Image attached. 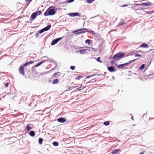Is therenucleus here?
<instances>
[{
	"label": "nucleus",
	"instance_id": "1",
	"mask_svg": "<svg viewBox=\"0 0 154 154\" xmlns=\"http://www.w3.org/2000/svg\"><path fill=\"white\" fill-rule=\"evenodd\" d=\"M125 53L122 52H119L115 54L112 57V60L111 61V63L114 64L115 62L120 60L125 57Z\"/></svg>",
	"mask_w": 154,
	"mask_h": 154
},
{
	"label": "nucleus",
	"instance_id": "2",
	"mask_svg": "<svg viewBox=\"0 0 154 154\" xmlns=\"http://www.w3.org/2000/svg\"><path fill=\"white\" fill-rule=\"evenodd\" d=\"M52 7H50L44 13V15L45 16H47L48 15H52L55 13V10L54 9H51Z\"/></svg>",
	"mask_w": 154,
	"mask_h": 154
},
{
	"label": "nucleus",
	"instance_id": "3",
	"mask_svg": "<svg viewBox=\"0 0 154 154\" xmlns=\"http://www.w3.org/2000/svg\"><path fill=\"white\" fill-rule=\"evenodd\" d=\"M137 59H135L132 60H131L129 61L128 63H126L123 64H121L118 66V67L119 69H121L123 68L125 66H128L131 63L133 62L135 60H137Z\"/></svg>",
	"mask_w": 154,
	"mask_h": 154
},
{
	"label": "nucleus",
	"instance_id": "4",
	"mask_svg": "<svg viewBox=\"0 0 154 154\" xmlns=\"http://www.w3.org/2000/svg\"><path fill=\"white\" fill-rule=\"evenodd\" d=\"M86 30V31H83L80 32H78L76 33V35H79V34H80L82 33H84V32H89L88 29H86L85 28H84V29H78V30L73 31L72 32L75 33V32H78V31H82V30Z\"/></svg>",
	"mask_w": 154,
	"mask_h": 154
},
{
	"label": "nucleus",
	"instance_id": "5",
	"mask_svg": "<svg viewBox=\"0 0 154 154\" xmlns=\"http://www.w3.org/2000/svg\"><path fill=\"white\" fill-rule=\"evenodd\" d=\"M61 38H58L53 40L51 43V45H53L56 44L58 41L61 39Z\"/></svg>",
	"mask_w": 154,
	"mask_h": 154
},
{
	"label": "nucleus",
	"instance_id": "6",
	"mask_svg": "<svg viewBox=\"0 0 154 154\" xmlns=\"http://www.w3.org/2000/svg\"><path fill=\"white\" fill-rule=\"evenodd\" d=\"M23 66H20V68L19 69V71L20 73L22 75H24L25 74L24 70L23 68Z\"/></svg>",
	"mask_w": 154,
	"mask_h": 154
},
{
	"label": "nucleus",
	"instance_id": "7",
	"mask_svg": "<svg viewBox=\"0 0 154 154\" xmlns=\"http://www.w3.org/2000/svg\"><path fill=\"white\" fill-rule=\"evenodd\" d=\"M60 72H59L55 73L53 76L51 77V79H53L60 77Z\"/></svg>",
	"mask_w": 154,
	"mask_h": 154
},
{
	"label": "nucleus",
	"instance_id": "8",
	"mask_svg": "<svg viewBox=\"0 0 154 154\" xmlns=\"http://www.w3.org/2000/svg\"><path fill=\"white\" fill-rule=\"evenodd\" d=\"M121 151L120 149H115L112 151L111 153L112 154H119V152Z\"/></svg>",
	"mask_w": 154,
	"mask_h": 154
},
{
	"label": "nucleus",
	"instance_id": "9",
	"mask_svg": "<svg viewBox=\"0 0 154 154\" xmlns=\"http://www.w3.org/2000/svg\"><path fill=\"white\" fill-rule=\"evenodd\" d=\"M68 15L71 17H75L76 16H80V15L78 13H69Z\"/></svg>",
	"mask_w": 154,
	"mask_h": 154
},
{
	"label": "nucleus",
	"instance_id": "10",
	"mask_svg": "<svg viewBox=\"0 0 154 154\" xmlns=\"http://www.w3.org/2000/svg\"><path fill=\"white\" fill-rule=\"evenodd\" d=\"M33 128L32 127V124H29L27 125L26 127V130L27 131H29Z\"/></svg>",
	"mask_w": 154,
	"mask_h": 154
},
{
	"label": "nucleus",
	"instance_id": "11",
	"mask_svg": "<svg viewBox=\"0 0 154 154\" xmlns=\"http://www.w3.org/2000/svg\"><path fill=\"white\" fill-rule=\"evenodd\" d=\"M37 15V14L36 12L33 13L30 17L31 20L34 19Z\"/></svg>",
	"mask_w": 154,
	"mask_h": 154
},
{
	"label": "nucleus",
	"instance_id": "12",
	"mask_svg": "<svg viewBox=\"0 0 154 154\" xmlns=\"http://www.w3.org/2000/svg\"><path fill=\"white\" fill-rule=\"evenodd\" d=\"M57 120L59 122L62 123L65 122L66 121V119L63 118H59Z\"/></svg>",
	"mask_w": 154,
	"mask_h": 154
},
{
	"label": "nucleus",
	"instance_id": "13",
	"mask_svg": "<svg viewBox=\"0 0 154 154\" xmlns=\"http://www.w3.org/2000/svg\"><path fill=\"white\" fill-rule=\"evenodd\" d=\"M108 69L110 72H114L115 70V68L113 66H108Z\"/></svg>",
	"mask_w": 154,
	"mask_h": 154
},
{
	"label": "nucleus",
	"instance_id": "14",
	"mask_svg": "<svg viewBox=\"0 0 154 154\" xmlns=\"http://www.w3.org/2000/svg\"><path fill=\"white\" fill-rule=\"evenodd\" d=\"M51 26V25H48L46 27L43 28L44 31H46L50 29Z\"/></svg>",
	"mask_w": 154,
	"mask_h": 154
},
{
	"label": "nucleus",
	"instance_id": "15",
	"mask_svg": "<svg viewBox=\"0 0 154 154\" xmlns=\"http://www.w3.org/2000/svg\"><path fill=\"white\" fill-rule=\"evenodd\" d=\"M34 62V61H32V60L30 61L29 62H28L26 63H25L24 64H23V66H27V65H29V64H32Z\"/></svg>",
	"mask_w": 154,
	"mask_h": 154
},
{
	"label": "nucleus",
	"instance_id": "16",
	"mask_svg": "<svg viewBox=\"0 0 154 154\" xmlns=\"http://www.w3.org/2000/svg\"><path fill=\"white\" fill-rule=\"evenodd\" d=\"M86 49H83L82 50H80L78 51V52L81 54H84L86 53Z\"/></svg>",
	"mask_w": 154,
	"mask_h": 154
},
{
	"label": "nucleus",
	"instance_id": "17",
	"mask_svg": "<svg viewBox=\"0 0 154 154\" xmlns=\"http://www.w3.org/2000/svg\"><path fill=\"white\" fill-rule=\"evenodd\" d=\"M45 61V60H43V61H41V62H39L38 63L36 64L34 66L35 67H37L38 66H39L40 65L42 64L43 62H44Z\"/></svg>",
	"mask_w": 154,
	"mask_h": 154
},
{
	"label": "nucleus",
	"instance_id": "18",
	"mask_svg": "<svg viewBox=\"0 0 154 154\" xmlns=\"http://www.w3.org/2000/svg\"><path fill=\"white\" fill-rule=\"evenodd\" d=\"M140 5L146 6H149L151 4L150 3H142Z\"/></svg>",
	"mask_w": 154,
	"mask_h": 154
},
{
	"label": "nucleus",
	"instance_id": "19",
	"mask_svg": "<svg viewBox=\"0 0 154 154\" xmlns=\"http://www.w3.org/2000/svg\"><path fill=\"white\" fill-rule=\"evenodd\" d=\"M148 47L149 46L147 45V44L145 43H143L141 45H140V47L144 48H148Z\"/></svg>",
	"mask_w": 154,
	"mask_h": 154
},
{
	"label": "nucleus",
	"instance_id": "20",
	"mask_svg": "<svg viewBox=\"0 0 154 154\" xmlns=\"http://www.w3.org/2000/svg\"><path fill=\"white\" fill-rule=\"evenodd\" d=\"M35 132L33 131H31L29 132V134L32 137H34L35 135Z\"/></svg>",
	"mask_w": 154,
	"mask_h": 154
},
{
	"label": "nucleus",
	"instance_id": "21",
	"mask_svg": "<svg viewBox=\"0 0 154 154\" xmlns=\"http://www.w3.org/2000/svg\"><path fill=\"white\" fill-rule=\"evenodd\" d=\"M58 82L59 81L58 79H55L53 81L52 84L54 85L57 84L58 83Z\"/></svg>",
	"mask_w": 154,
	"mask_h": 154
},
{
	"label": "nucleus",
	"instance_id": "22",
	"mask_svg": "<svg viewBox=\"0 0 154 154\" xmlns=\"http://www.w3.org/2000/svg\"><path fill=\"white\" fill-rule=\"evenodd\" d=\"M43 141V139L42 138H39V139H38L39 143L40 144H42V143Z\"/></svg>",
	"mask_w": 154,
	"mask_h": 154
},
{
	"label": "nucleus",
	"instance_id": "23",
	"mask_svg": "<svg viewBox=\"0 0 154 154\" xmlns=\"http://www.w3.org/2000/svg\"><path fill=\"white\" fill-rule=\"evenodd\" d=\"M145 64H142L140 67V68H139V69L140 70H142L144 68V67H145Z\"/></svg>",
	"mask_w": 154,
	"mask_h": 154
},
{
	"label": "nucleus",
	"instance_id": "24",
	"mask_svg": "<svg viewBox=\"0 0 154 154\" xmlns=\"http://www.w3.org/2000/svg\"><path fill=\"white\" fill-rule=\"evenodd\" d=\"M53 145L55 146H57L58 145V143L57 142H54L52 143Z\"/></svg>",
	"mask_w": 154,
	"mask_h": 154
},
{
	"label": "nucleus",
	"instance_id": "25",
	"mask_svg": "<svg viewBox=\"0 0 154 154\" xmlns=\"http://www.w3.org/2000/svg\"><path fill=\"white\" fill-rule=\"evenodd\" d=\"M89 48L90 49H91V50H92V51H95V49H94V48H91V47H80V48Z\"/></svg>",
	"mask_w": 154,
	"mask_h": 154
},
{
	"label": "nucleus",
	"instance_id": "26",
	"mask_svg": "<svg viewBox=\"0 0 154 154\" xmlns=\"http://www.w3.org/2000/svg\"><path fill=\"white\" fill-rule=\"evenodd\" d=\"M109 124V121H106L104 122V125H108Z\"/></svg>",
	"mask_w": 154,
	"mask_h": 154
},
{
	"label": "nucleus",
	"instance_id": "27",
	"mask_svg": "<svg viewBox=\"0 0 154 154\" xmlns=\"http://www.w3.org/2000/svg\"><path fill=\"white\" fill-rule=\"evenodd\" d=\"M94 0H86L87 2L89 4L92 3Z\"/></svg>",
	"mask_w": 154,
	"mask_h": 154
},
{
	"label": "nucleus",
	"instance_id": "28",
	"mask_svg": "<svg viewBox=\"0 0 154 154\" xmlns=\"http://www.w3.org/2000/svg\"><path fill=\"white\" fill-rule=\"evenodd\" d=\"M85 42L88 45H89L90 44V40L89 39H87L85 41Z\"/></svg>",
	"mask_w": 154,
	"mask_h": 154
},
{
	"label": "nucleus",
	"instance_id": "29",
	"mask_svg": "<svg viewBox=\"0 0 154 154\" xmlns=\"http://www.w3.org/2000/svg\"><path fill=\"white\" fill-rule=\"evenodd\" d=\"M97 60L98 62H100L101 63H102L101 61L100 60V57L97 58Z\"/></svg>",
	"mask_w": 154,
	"mask_h": 154
},
{
	"label": "nucleus",
	"instance_id": "30",
	"mask_svg": "<svg viewBox=\"0 0 154 154\" xmlns=\"http://www.w3.org/2000/svg\"><path fill=\"white\" fill-rule=\"evenodd\" d=\"M44 32L43 29H42L39 31V33H41Z\"/></svg>",
	"mask_w": 154,
	"mask_h": 154
},
{
	"label": "nucleus",
	"instance_id": "31",
	"mask_svg": "<svg viewBox=\"0 0 154 154\" xmlns=\"http://www.w3.org/2000/svg\"><path fill=\"white\" fill-rule=\"evenodd\" d=\"M70 68L72 70H74L75 68V67L74 66H70Z\"/></svg>",
	"mask_w": 154,
	"mask_h": 154
},
{
	"label": "nucleus",
	"instance_id": "32",
	"mask_svg": "<svg viewBox=\"0 0 154 154\" xmlns=\"http://www.w3.org/2000/svg\"><path fill=\"white\" fill-rule=\"evenodd\" d=\"M136 57H142V55L138 54H136L134 55Z\"/></svg>",
	"mask_w": 154,
	"mask_h": 154
},
{
	"label": "nucleus",
	"instance_id": "33",
	"mask_svg": "<svg viewBox=\"0 0 154 154\" xmlns=\"http://www.w3.org/2000/svg\"><path fill=\"white\" fill-rule=\"evenodd\" d=\"M93 76H94V75H88V76H87L86 77V79H88V78H89L90 77H93Z\"/></svg>",
	"mask_w": 154,
	"mask_h": 154
},
{
	"label": "nucleus",
	"instance_id": "34",
	"mask_svg": "<svg viewBox=\"0 0 154 154\" xmlns=\"http://www.w3.org/2000/svg\"><path fill=\"white\" fill-rule=\"evenodd\" d=\"M124 23V22L119 23L118 25H119V26H121V25H122Z\"/></svg>",
	"mask_w": 154,
	"mask_h": 154
},
{
	"label": "nucleus",
	"instance_id": "35",
	"mask_svg": "<svg viewBox=\"0 0 154 154\" xmlns=\"http://www.w3.org/2000/svg\"><path fill=\"white\" fill-rule=\"evenodd\" d=\"M5 87H8V85H9V83L8 82L7 83L5 84Z\"/></svg>",
	"mask_w": 154,
	"mask_h": 154
},
{
	"label": "nucleus",
	"instance_id": "36",
	"mask_svg": "<svg viewBox=\"0 0 154 154\" xmlns=\"http://www.w3.org/2000/svg\"><path fill=\"white\" fill-rule=\"evenodd\" d=\"M80 79V77L79 76H78L75 78L76 80H79Z\"/></svg>",
	"mask_w": 154,
	"mask_h": 154
},
{
	"label": "nucleus",
	"instance_id": "37",
	"mask_svg": "<svg viewBox=\"0 0 154 154\" xmlns=\"http://www.w3.org/2000/svg\"><path fill=\"white\" fill-rule=\"evenodd\" d=\"M137 52L138 53H143L144 52L143 51H141V50H139V51H137Z\"/></svg>",
	"mask_w": 154,
	"mask_h": 154
},
{
	"label": "nucleus",
	"instance_id": "38",
	"mask_svg": "<svg viewBox=\"0 0 154 154\" xmlns=\"http://www.w3.org/2000/svg\"><path fill=\"white\" fill-rule=\"evenodd\" d=\"M82 87V84H81V86H80V87H79V89H78V90H79V91H80V90H81V89H80V88H81Z\"/></svg>",
	"mask_w": 154,
	"mask_h": 154
},
{
	"label": "nucleus",
	"instance_id": "39",
	"mask_svg": "<svg viewBox=\"0 0 154 154\" xmlns=\"http://www.w3.org/2000/svg\"><path fill=\"white\" fill-rule=\"evenodd\" d=\"M128 5H122V7H126V6H127Z\"/></svg>",
	"mask_w": 154,
	"mask_h": 154
},
{
	"label": "nucleus",
	"instance_id": "40",
	"mask_svg": "<svg viewBox=\"0 0 154 154\" xmlns=\"http://www.w3.org/2000/svg\"><path fill=\"white\" fill-rule=\"evenodd\" d=\"M35 35L36 37H38V33H37L35 34Z\"/></svg>",
	"mask_w": 154,
	"mask_h": 154
},
{
	"label": "nucleus",
	"instance_id": "41",
	"mask_svg": "<svg viewBox=\"0 0 154 154\" xmlns=\"http://www.w3.org/2000/svg\"><path fill=\"white\" fill-rule=\"evenodd\" d=\"M74 0H70L69 2H73Z\"/></svg>",
	"mask_w": 154,
	"mask_h": 154
},
{
	"label": "nucleus",
	"instance_id": "42",
	"mask_svg": "<svg viewBox=\"0 0 154 154\" xmlns=\"http://www.w3.org/2000/svg\"><path fill=\"white\" fill-rule=\"evenodd\" d=\"M32 0H25V1L26 2H28V1H31Z\"/></svg>",
	"mask_w": 154,
	"mask_h": 154
},
{
	"label": "nucleus",
	"instance_id": "43",
	"mask_svg": "<svg viewBox=\"0 0 154 154\" xmlns=\"http://www.w3.org/2000/svg\"><path fill=\"white\" fill-rule=\"evenodd\" d=\"M88 32H89V31ZM91 32L92 34H93V33H94V32L93 31H91V32Z\"/></svg>",
	"mask_w": 154,
	"mask_h": 154
},
{
	"label": "nucleus",
	"instance_id": "44",
	"mask_svg": "<svg viewBox=\"0 0 154 154\" xmlns=\"http://www.w3.org/2000/svg\"><path fill=\"white\" fill-rule=\"evenodd\" d=\"M144 152H141L140 154H144Z\"/></svg>",
	"mask_w": 154,
	"mask_h": 154
},
{
	"label": "nucleus",
	"instance_id": "45",
	"mask_svg": "<svg viewBox=\"0 0 154 154\" xmlns=\"http://www.w3.org/2000/svg\"><path fill=\"white\" fill-rule=\"evenodd\" d=\"M79 87V86L77 85L76 86L74 87V88L77 87Z\"/></svg>",
	"mask_w": 154,
	"mask_h": 154
},
{
	"label": "nucleus",
	"instance_id": "46",
	"mask_svg": "<svg viewBox=\"0 0 154 154\" xmlns=\"http://www.w3.org/2000/svg\"><path fill=\"white\" fill-rule=\"evenodd\" d=\"M39 14H41L42 13V12H41V11H39Z\"/></svg>",
	"mask_w": 154,
	"mask_h": 154
},
{
	"label": "nucleus",
	"instance_id": "47",
	"mask_svg": "<svg viewBox=\"0 0 154 154\" xmlns=\"http://www.w3.org/2000/svg\"><path fill=\"white\" fill-rule=\"evenodd\" d=\"M101 44L100 45H99V46H101Z\"/></svg>",
	"mask_w": 154,
	"mask_h": 154
},
{
	"label": "nucleus",
	"instance_id": "48",
	"mask_svg": "<svg viewBox=\"0 0 154 154\" xmlns=\"http://www.w3.org/2000/svg\"><path fill=\"white\" fill-rule=\"evenodd\" d=\"M125 56H128V55H125Z\"/></svg>",
	"mask_w": 154,
	"mask_h": 154
}]
</instances>
